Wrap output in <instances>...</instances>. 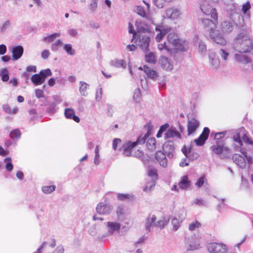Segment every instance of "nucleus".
Listing matches in <instances>:
<instances>
[{
    "mask_svg": "<svg viewBox=\"0 0 253 253\" xmlns=\"http://www.w3.org/2000/svg\"><path fill=\"white\" fill-rule=\"evenodd\" d=\"M233 50L239 53H247L253 49V40L249 29H242L231 43Z\"/></svg>",
    "mask_w": 253,
    "mask_h": 253,
    "instance_id": "nucleus-1",
    "label": "nucleus"
},
{
    "mask_svg": "<svg viewBox=\"0 0 253 253\" xmlns=\"http://www.w3.org/2000/svg\"><path fill=\"white\" fill-rule=\"evenodd\" d=\"M156 30L159 32L155 38L157 42H160L165 35L169 34L168 41L170 44L171 52L186 50V44L185 42L182 43L180 40L176 38V36L173 33H170V27L167 26H157Z\"/></svg>",
    "mask_w": 253,
    "mask_h": 253,
    "instance_id": "nucleus-2",
    "label": "nucleus"
},
{
    "mask_svg": "<svg viewBox=\"0 0 253 253\" xmlns=\"http://www.w3.org/2000/svg\"><path fill=\"white\" fill-rule=\"evenodd\" d=\"M238 151H240L242 155L235 154L232 156V160L239 168L241 169L245 168L246 166L247 161L249 165L252 164V157L247 155V153L244 148H240Z\"/></svg>",
    "mask_w": 253,
    "mask_h": 253,
    "instance_id": "nucleus-3",
    "label": "nucleus"
},
{
    "mask_svg": "<svg viewBox=\"0 0 253 253\" xmlns=\"http://www.w3.org/2000/svg\"><path fill=\"white\" fill-rule=\"evenodd\" d=\"M144 2L146 4L147 7L144 8L141 6H136L134 8V11L141 17L145 18L150 23L156 25L155 19L153 15L150 12V5Z\"/></svg>",
    "mask_w": 253,
    "mask_h": 253,
    "instance_id": "nucleus-4",
    "label": "nucleus"
},
{
    "mask_svg": "<svg viewBox=\"0 0 253 253\" xmlns=\"http://www.w3.org/2000/svg\"><path fill=\"white\" fill-rule=\"evenodd\" d=\"M200 9L206 15H210L215 21L218 19V14L215 8L212 7L207 0H203L200 4Z\"/></svg>",
    "mask_w": 253,
    "mask_h": 253,
    "instance_id": "nucleus-5",
    "label": "nucleus"
},
{
    "mask_svg": "<svg viewBox=\"0 0 253 253\" xmlns=\"http://www.w3.org/2000/svg\"><path fill=\"white\" fill-rule=\"evenodd\" d=\"M209 38L215 43L221 45H225L227 41L220 31L216 28L209 33Z\"/></svg>",
    "mask_w": 253,
    "mask_h": 253,
    "instance_id": "nucleus-6",
    "label": "nucleus"
},
{
    "mask_svg": "<svg viewBox=\"0 0 253 253\" xmlns=\"http://www.w3.org/2000/svg\"><path fill=\"white\" fill-rule=\"evenodd\" d=\"M181 15L180 9L176 7H170L165 11L163 17L171 20H176L180 18Z\"/></svg>",
    "mask_w": 253,
    "mask_h": 253,
    "instance_id": "nucleus-7",
    "label": "nucleus"
},
{
    "mask_svg": "<svg viewBox=\"0 0 253 253\" xmlns=\"http://www.w3.org/2000/svg\"><path fill=\"white\" fill-rule=\"evenodd\" d=\"M234 20L232 21H229L228 20H225L222 22L220 25V30L224 34H229L231 33L234 29V25H236L237 26L242 27V23L240 21L239 24Z\"/></svg>",
    "mask_w": 253,
    "mask_h": 253,
    "instance_id": "nucleus-8",
    "label": "nucleus"
},
{
    "mask_svg": "<svg viewBox=\"0 0 253 253\" xmlns=\"http://www.w3.org/2000/svg\"><path fill=\"white\" fill-rule=\"evenodd\" d=\"M207 248L211 253H226L228 251L226 245L222 243H211Z\"/></svg>",
    "mask_w": 253,
    "mask_h": 253,
    "instance_id": "nucleus-9",
    "label": "nucleus"
},
{
    "mask_svg": "<svg viewBox=\"0 0 253 253\" xmlns=\"http://www.w3.org/2000/svg\"><path fill=\"white\" fill-rule=\"evenodd\" d=\"M217 20L215 21L210 20L206 18H202L200 19V23L204 29L210 33L214 29L216 28Z\"/></svg>",
    "mask_w": 253,
    "mask_h": 253,
    "instance_id": "nucleus-10",
    "label": "nucleus"
},
{
    "mask_svg": "<svg viewBox=\"0 0 253 253\" xmlns=\"http://www.w3.org/2000/svg\"><path fill=\"white\" fill-rule=\"evenodd\" d=\"M113 210L112 205L107 204L105 202L99 203L96 207V212L99 214H109Z\"/></svg>",
    "mask_w": 253,
    "mask_h": 253,
    "instance_id": "nucleus-11",
    "label": "nucleus"
},
{
    "mask_svg": "<svg viewBox=\"0 0 253 253\" xmlns=\"http://www.w3.org/2000/svg\"><path fill=\"white\" fill-rule=\"evenodd\" d=\"M185 246L189 251H193L199 249L200 244L196 238L192 236L185 238Z\"/></svg>",
    "mask_w": 253,
    "mask_h": 253,
    "instance_id": "nucleus-12",
    "label": "nucleus"
},
{
    "mask_svg": "<svg viewBox=\"0 0 253 253\" xmlns=\"http://www.w3.org/2000/svg\"><path fill=\"white\" fill-rule=\"evenodd\" d=\"M164 137L165 139L169 138L181 139L182 138L180 132L174 127L169 128L165 133Z\"/></svg>",
    "mask_w": 253,
    "mask_h": 253,
    "instance_id": "nucleus-13",
    "label": "nucleus"
},
{
    "mask_svg": "<svg viewBox=\"0 0 253 253\" xmlns=\"http://www.w3.org/2000/svg\"><path fill=\"white\" fill-rule=\"evenodd\" d=\"M139 37L138 46L145 51H149V45L150 41V37L146 34L140 35Z\"/></svg>",
    "mask_w": 253,
    "mask_h": 253,
    "instance_id": "nucleus-14",
    "label": "nucleus"
},
{
    "mask_svg": "<svg viewBox=\"0 0 253 253\" xmlns=\"http://www.w3.org/2000/svg\"><path fill=\"white\" fill-rule=\"evenodd\" d=\"M159 63L161 67L166 71H170L173 68L172 61L168 57L161 56L159 59Z\"/></svg>",
    "mask_w": 253,
    "mask_h": 253,
    "instance_id": "nucleus-15",
    "label": "nucleus"
},
{
    "mask_svg": "<svg viewBox=\"0 0 253 253\" xmlns=\"http://www.w3.org/2000/svg\"><path fill=\"white\" fill-rule=\"evenodd\" d=\"M163 150L169 158L172 159L173 157V152L174 151L173 142L171 141L166 142L163 146Z\"/></svg>",
    "mask_w": 253,
    "mask_h": 253,
    "instance_id": "nucleus-16",
    "label": "nucleus"
},
{
    "mask_svg": "<svg viewBox=\"0 0 253 253\" xmlns=\"http://www.w3.org/2000/svg\"><path fill=\"white\" fill-rule=\"evenodd\" d=\"M227 10L230 11V18L232 20H236L238 19L239 21H241L242 23H243L244 19L242 16L239 14L237 12L236 7L235 4H231L228 6Z\"/></svg>",
    "mask_w": 253,
    "mask_h": 253,
    "instance_id": "nucleus-17",
    "label": "nucleus"
},
{
    "mask_svg": "<svg viewBox=\"0 0 253 253\" xmlns=\"http://www.w3.org/2000/svg\"><path fill=\"white\" fill-rule=\"evenodd\" d=\"M243 53L239 52L235 53L233 56L235 61L242 64H246L251 63V59L247 55Z\"/></svg>",
    "mask_w": 253,
    "mask_h": 253,
    "instance_id": "nucleus-18",
    "label": "nucleus"
},
{
    "mask_svg": "<svg viewBox=\"0 0 253 253\" xmlns=\"http://www.w3.org/2000/svg\"><path fill=\"white\" fill-rule=\"evenodd\" d=\"M200 125L199 121L195 118H192L187 123L188 135H190L198 128Z\"/></svg>",
    "mask_w": 253,
    "mask_h": 253,
    "instance_id": "nucleus-19",
    "label": "nucleus"
},
{
    "mask_svg": "<svg viewBox=\"0 0 253 253\" xmlns=\"http://www.w3.org/2000/svg\"><path fill=\"white\" fill-rule=\"evenodd\" d=\"M167 155L162 151H158L155 154V159L163 167L166 168L168 165Z\"/></svg>",
    "mask_w": 253,
    "mask_h": 253,
    "instance_id": "nucleus-20",
    "label": "nucleus"
},
{
    "mask_svg": "<svg viewBox=\"0 0 253 253\" xmlns=\"http://www.w3.org/2000/svg\"><path fill=\"white\" fill-rule=\"evenodd\" d=\"M210 133V129L208 127L204 128L203 132L200 136L195 139L194 141L198 146H202L205 142L206 140L208 139Z\"/></svg>",
    "mask_w": 253,
    "mask_h": 253,
    "instance_id": "nucleus-21",
    "label": "nucleus"
},
{
    "mask_svg": "<svg viewBox=\"0 0 253 253\" xmlns=\"http://www.w3.org/2000/svg\"><path fill=\"white\" fill-rule=\"evenodd\" d=\"M210 149L212 152L217 155H219L224 150H227V148L224 146L222 140H218L216 141V144L211 146Z\"/></svg>",
    "mask_w": 253,
    "mask_h": 253,
    "instance_id": "nucleus-22",
    "label": "nucleus"
},
{
    "mask_svg": "<svg viewBox=\"0 0 253 253\" xmlns=\"http://www.w3.org/2000/svg\"><path fill=\"white\" fill-rule=\"evenodd\" d=\"M139 69L144 70L148 77L152 80H156L159 77L158 73L156 71L151 70L147 65H144L143 68L140 67Z\"/></svg>",
    "mask_w": 253,
    "mask_h": 253,
    "instance_id": "nucleus-23",
    "label": "nucleus"
},
{
    "mask_svg": "<svg viewBox=\"0 0 253 253\" xmlns=\"http://www.w3.org/2000/svg\"><path fill=\"white\" fill-rule=\"evenodd\" d=\"M23 48L22 46L18 45L12 47L11 52L13 60H16L19 59L23 53Z\"/></svg>",
    "mask_w": 253,
    "mask_h": 253,
    "instance_id": "nucleus-24",
    "label": "nucleus"
},
{
    "mask_svg": "<svg viewBox=\"0 0 253 253\" xmlns=\"http://www.w3.org/2000/svg\"><path fill=\"white\" fill-rule=\"evenodd\" d=\"M210 63L213 69H217L220 64L219 60L216 57L215 52H211L209 54Z\"/></svg>",
    "mask_w": 253,
    "mask_h": 253,
    "instance_id": "nucleus-25",
    "label": "nucleus"
},
{
    "mask_svg": "<svg viewBox=\"0 0 253 253\" xmlns=\"http://www.w3.org/2000/svg\"><path fill=\"white\" fill-rule=\"evenodd\" d=\"M156 216L155 215H152L151 216L147 217L146 219L145 228L146 230L150 231L151 227L153 226L156 227Z\"/></svg>",
    "mask_w": 253,
    "mask_h": 253,
    "instance_id": "nucleus-26",
    "label": "nucleus"
},
{
    "mask_svg": "<svg viewBox=\"0 0 253 253\" xmlns=\"http://www.w3.org/2000/svg\"><path fill=\"white\" fill-rule=\"evenodd\" d=\"M64 114L66 118L67 119H73L77 123H79L80 121V118L75 115V111L73 109H65Z\"/></svg>",
    "mask_w": 253,
    "mask_h": 253,
    "instance_id": "nucleus-27",
    "label": "nucleus"
},
{
    "mask_svg": "<svg viewBox=\"0 0 253 253\" xmlns=\"http://www.w3.org/2000/svg\"><path fill=\"white\" fill-rule=\"evenodd\" d=\"M107 226L108 232L111 234H113L116 231L118 232L121 228V224L116 222H108Z\"/></svg>",
    "mask_w": 253,
    "mask_h": 253,
    "instance_id": "nucleus-28",
    "label": "nucleus"
},
{
    "mask_svg": "<svg viewBox=\"0 0 253 253\" xmlns=\"http://www.w3.org/2000/svg\"><path fill=\"white\" fill-rule=\"evenodd\" d=\"M31 80L35 85H41L44 82L43 79L39 74H35L32 75Z\"/></svg>",
    "mask_w": 253,
    "mask_h": 253,
    "instance_id": "nucleus-29",
    "label": "nucleus"
},
{
    "mask_svg": "<svg viewBox=\"0 0 253 253\" xmlns=\"http://www.w3.org/2000/svg\"><path fill=\"white\" fill-rule=\"evenodd\" d=\"M88 88V84L83 81L80 82L79 91L82 96H86L87 95V90Z\"/></svg>",
    "mask_w": 253,
    "mask_h": 253,
    "instance_id": "nucleus-30",
    "label": "nucleus"
},
{
    "mask_svg": "<svg viewBox=\"0 0 253 253\" xmlns=\"http://www.w3.org/2000/svg\"><path fill=\"white\" fill-rule=\"evenodd\" d=\"M195 42H198L199 43V52L202 54H205L206 53L207 51V46L205 44V43L199 40V37L198 36H196L194 39Z\"/></svg>",
    "mask_w": 253,
    "mask_h": 253,
    "instance_id": "nucleus-31",
    "label": "nucleus"
},
{
    "mask_svg": "<svg viewBox=\"0 0 253 253\" xmlns=\"http://www.w3.org/2000/svg\"><path fill=\"white\" fill-rule=\"evenodd\" d=\"M146 146L151 151L155 150L157 146L156 139L154 137L148 138L146 141Z\"/></svg>",
    "mask_w": 253,
    "mask_h": 253,
    "instance_id": "nucleus-32",
    "label": "nucleus"
},
{
    "mask_svg": "<svg viewBox=\"0 0 253 253\" xmlns=\"http://www.w3.org/2000/svg\"><path fill=\"white\" fill-rule=\"evenodd\" d=\"M110 64L117 68L122 67L123 68H126V63L123 59L119 60L115 59L111 61Z\"/></svg>",
    "mask_w": 253,
    "mask_h": 253,
    "instance_id": "nucleus-33",
    "label": "nucleus"
},
{
    "mask_svg": "<svg viewBox=\"0 0 253 253\" xmlns=\"http://www.w3.org/2000/svg\"><path fill=\"white\" fill-rule=\"evenodd\" d=\"M233 139L234 141L236 142L237 144L234 145L235 150L236 151H238L240 148H243L242 146L243 145L242 141L240 135L239 133H237L235 134L233 137Z\"/></svg>",
    "mask_w": 253,
    "mask_h": 253,
    "instance_id": "nucleus-34",
    "label": "nucleus"
},
{
    "mask_svg": "<svg viewBox=\"0 0 253 253\" xmlns=\"http://www.w3.org/2000/svg\"><path fill=\"white\" fill-rule=\"evenodd\" d=\"M218 54L225 62L227 61L230 57L229 52L226 49H219L218 51Z\"/></svg>",
    "mask_w": 253,
    "mask_h": 253,
    "instance_id": "nucleus-35",
    "label": "nucleus"
},
{
    "mask_svg": "<svg viewBox=\"0 0 253 253\" xmlns=\"http://www.w3.org/2000/svg\"><path fill=\"white\" fill-rule=\"evenodd\" d=\"M135 26L137 28L138 32L146 33L150 32V29L149 27L145 25H144L141 23L139 22L138 21L135 22Z\"/></svg>",
    "mask_w": 253,
    "mask_h": 253,
    "instance_id": "nucleus-36",
    "label": "nucleus"
},
{
    "mask_svg": "<svg viewBox=\"0 0 253 253\" xmlns=\"http://www.w3.org/2000/svg\"><path fill=\"white\" fill-rule=\"evenodd\" d=\"M158 49L161 51H164L165 53L166 52H171V48L170 47V44L168 41V43L166 42L164 44L159 43L158 45Z\"/></svg>",
    "mask_w": 253,
    "mask_h": 253,
    "instance_id": "nucleus-37",
    "label": "nucleus"
},
{
    "mask_svg": "<svg viewBox=\"0 0 253 253\" xmlns=\"http://www.w3.org/2000/svg\"><path fill=\"white\" fill-rule=\"evenodd\" d=\"M61 36L60 33H55L48 35L43 38V41L45 42L50 43L53 42L55 39Z\"/></svg>",
    "mask_w": 253,
    "mask_h": 253,
    "instance_id": "nucleus-38",
    "label": "nucleus"
},
{
    "mask_svg": "<svg viewBox=\"0 0 253 253\" xmlns=\"http://www.w3.org/2000/svg\"><path fill=\"white\" fill-rule=\"evenodd\" d=\"M171 222L172 225L173 230L176 231L181 226V224L182 221L179 220L177 217H172L171 218Z\"/></svg>",
    "mask_w": 253,
    "mask_h": 253,
    "instance_id": "nucleus-39",
    "label": "nucleus"
},
{
    "mask_svg": "<svg viewBox=\"0 0 253 253\" xmlns=\"http://www.w3.org/2000/svg\"><path fill=\"white\" fill-rule=\"evenodd\" d=\"M178 186L182 189H186L190 186V182L188 180L187 176L183 177L181 180L179 182Z\"/></svg>",
    "mask_w": 253,
    "mask_h": 253,
    "instance_id": "nucleus-40",
    "label": "nucleus"
},
{
    "mask_svg": "<svg viewBox=\"0 0 253 253\" xmlns=\"http://www.w3.org/2000/svg\"><path fill=\"white\" fill-rule=\"evenodd\" d=\"M63 45V42L61 40L58 39L55 42L51 44L50 48L53 52H56L58 50L59 48Z\"/></svg>",
    "mask_w": 253,
    "mask_h": 253,
    "instance_id": "nucleus-41",
    "label": "nucleus"
},
{
    "mask_svg": "<svg viewBox=\"0 0 253 253\" xmlns=\"http://www.w3.org/2000/svg\"><path fill=\"white\" fill-rule=\"evenodd\" d=\"M145 51L146 53L145 55V60L147 62L150 63L154 64L156 62V58L154 54L152 52Z\"/></svg>",
    "mask_w": 253,
    "mask_h": 253,
    "instance_id": "nucleus-42",
    "label": "nucleus"
},
{
    "mask_svg": "<svg viewBox=\"0 0 253 253\" xmlns=\"http://www.w3.org/2000/svg\"><path fill=\"white\" fill-rule=\"evenodd\" d=\"M63 49L68 55L73 56L76 54L75 50L73 48L72 45L71 44H64Z\"/></svg>",
    "mask_w": 253,
    "mask_h": 253,
    "instance_id": "nucleus-43",
    "label": "nucleus"
},
{
    "mask_svg": "<svg viewBox=\"0 0 253 253\" xmlns=\"http://www.w3.org/2000/svg\"><path fill=\"white\" fill-rule=\"evenodd\" d=\"M11 22L9 20H7L0 24V33H5L10 27Z\"/></svg>",
    "mask_w": 253,
    "mask_h": 253,
    "instance_id": "nucleus-44",
    "label": "nucleus"
},
{
    "mask_svg": "<svg viewBox=\"0 0 253 253\" xmlns=\"http://www.w3.org/2000/svg\"><path fill=\"white\" fill-rule=\"evenodd\" d=\"M155 186V180H150V182H147L143 191L146 192H150Z\"/></svg>",
    "mask_w": 253,
    "mask_h": 253,
    "instance_id": "nucleus-45",
    "label": "nucleus"
},
{
    "mask_svg": "<svg viewBox=\"0 0 253 253\" xmlns=\"http://www.w3.org/2000/svg\"><path fill=\"white\" fill-rule=\"evenodd\" d=\"M21 132L18 129H15L12 130L9 134L10 137L14 140L15 139H18L21 136Z\"/></svg>",
    "mask_w": 253,
    "mask_h": 253,
    "instance_id": "nucleus-46",
    "label": "nucleus"
},
{
    "mask_svg": "<svg viewBox=\"0 0 253 253\" xmlns=\"http://www.w3.org/2000/svg\"><path fill=\"white\" fill-rule=\"evenodd\" d=\"M148 175L151 178L150 180H155L157 178V172L156 169L154 168H149L148 171Z\"/></svg>",
    "mask_w": 253,
    "mask_h": 253,
    "instance_id": "nucleus-47",
    "label": "nucleus"
},
{
    "mask_svg": "<svg viewBox=\"0 0 253 253\" xmlns=\"http://www.w3.org/2000/svg\"><path fill=\"white\" fill-rule=\"evenodd\" d=\"M39 74L41 76L42 78L43 79L44 81H45L47 77L51 76L52 73L49 69H47L41 70Z\"/></svg>",
    "mask_w": 253,
    "mask_h": 253,
    "instance_id": "nucleus-48",
    "label": "nucleus"
},
{
    "mask_svg": "<svg viewBox=\"0 0 253 253\" xmlns=\"http://www.w3.org/2000/svg\"><path fill=\"white\" fill-rule=\"evenodd\" d=\"M136 145V142H127L123 144V148H125L129 151H134V148Z\"/></svg>",
    "mask_w": 253,
    "mask_h": 253,
    "instance_id": "nucleus-49",
    "label": "nucleus"
},
{
    "mask_svg": "<svg viewBox=\"0 0 253 253\" xmlns=\"http://www.w3.org/2000/svg\"><path fill=\"white\" fill-rule=\"evenodd\" d=\"M55 189V186H44L42 187V191L45 194H49L54 191Z\"/></svg>",
    "mask_w": 253,
    "mask_h": 253,
    "instance_id": "nucleus-50",
    "label": "nucleus"
},
{
    "mask_svg": "<svg viewBox=\"0 0 253 253\" xmlns=\"http://www.w3.org/2000/svg\"><path fill=\"white\" fill-rule=\"evenodd\" d=\"M100 156L99 153V147L98 146H96L95 148V157L94 160V163L96 165H99L100 163Z\"/></svg>",
    "mask_w": 253,
    "mask_h": 253,
    "instance_id": "nucleus-51",
    "label": "nucleus"
},
{
    "mask_svg": "<svg viewBox=\"0 0 253 253\" xmlns=\"http://www.w3.org/2000/svg\"><path fill=\"white\" fill-rule=\"evenodd\" d=\"M11 161V159L10 157H7L4 159V162L6 163L5 168L9 171H11L13 168Z\"/></svg>",
    "mask_w": 253,
    "mask_h": 253,
    "instance_id": "nucleus-52",
    "label": "nucleus"
},
{
    "mask_svg": "<svg viewBox=\"0 0 253 253\" xmlns=\"http://www.w3.org/2000/svg\"><path fill=\"white\" fill-rule=\"evenodd\" d=\"M179 220L183 221L186 217V213L184 209L179 210L177 213L176 216Z\"/></svg>",
    "mask_w": 253,
    "mask_h": 253,
    "instance_id": "nucleus-53",
    "label": "nucleus"
},
{
    "mask_svg": "<svg viewBox=\"0 0 253 253\" xmlns=\"http://www.w3.org/2000/svg\"><path fill=\"white\" fill-rule=\"evenodd\" d=\"M200 226L201 223L199 221H195L189 224L188 228L189 230L193 231L196 228L200 227Z\"/></svg>",
    "mask_w": 253,
    "mask_h": 253,
    "instance_id": "nucleus-54",
    "label": "nucleus"
},
{
    "mask_svg": "<svg viewBox=\"0 0 253 253\" xmlns=\"http://www.w3.org/2000/svg\"><path fill=\"white\" fill-rule=\"evenodd\" d=\"M1 80L3 82H7L9 80L8 71L6 69H3L1 72Z\"/></svg>",
    "mask_w": 253,
    "mask_h": 253,
    "instance_id": "nucleus-55",
    "label": "nucleus"
},
{
    "mask_svg": "<svg viewBox=\"0 0 253 253\" xmlns=\"http://www.w3.org/2000/svg\"><path fill=\"white\" fill-rule=\"evenodd\" d=\"M148 136V135L147 134L141 135L137 138L136 141L135 142L136 143V145L144 144L145 143L146 139H147Z\"/></svg>",
    "mask_w": 253,
    "mask_h": 253,
    "instance_id": "nucleus-56",
    "label": "nucleus"
},
{
    "mask_svg": "<svg viewBox=\"0 0 253 253\" xmlns=\"http://www.w3.org/2000/svg\"><path fill=\"white\" fill-rule=\"evenodd\" d=\"M67 33L72 37H77L78 35V30L75 28H69Z\"/></svg>",
    "mask_w": 253,
    "mask_h": 253,
    "instance_id": "nucleus-57",
    "label": "nucleus"
},
{
    "mask_svg": "<svg viewBox=\"0 0 253 253\" xmlns=\"http://www.w3.org/2000/svg\"><path fill=\"white\" fill-rule=\"evenodd\" d=\"M156 227H159L161 229L163 228L167 224V221L165 219H163L156 221Z\"/></svg>",
    "mask_w": 253,
    "mask_h": 253,
    "instance_id": "nucleus-58",
    "label": "nucleus"
},
{
    "mask_svg": "<svg viewBox=\"0 0 253 253\" xmlns=\"http://www.w3.org/2000/svg\"><path fill=\"white\" fill-rule=\"evenodd\" d=\"M154 4L158 8H163L166 3L165 0H153Z\"/></svg>",
    "mask_w": 253,
    "mask_h": 253,
    "instance_id": "nucleus-59",
    "label": "nucleus"
},
{
    "mask_svg": "<svg viewBox=\"0 0 253 253\" xmlns=\"http://www.w3.org/2000/svg\"><path fill=\"white\" fill-rule=\"evenodd\" d=\"M251 6L249 1L246 2L243 5L242 11L244 14H247V12L250 9Z\"/></svg>",
    "mask_w": 253,
    "mask_h": 253,
    "instance_id": "nucleus-60",
    "label": "nucleus"
},
{
    "mask_svg": "<svg viewBox=\"0 0 253 253\" xmlns=\"http://www.w3.org/2000/svg\"><path fill=\"white\" fill-rule=\"evenodd\" d=\"M141 96L140 90L138 88H136L134 91L133 98L136 101L138 102Z\"/></svg>",
    "mask_w": 253,
    "mask_h": 253,
    "instance_id": "nucleus-61",
    "label": "nucleus"
},
{
    "mask_svg": "<svg viewBox=\"0 0 253 253\" xmlns=\"http://www.w3.org/2000/svg\"><path fill=\"white\" fill-rule=\"evenodd\" d=\"M193 204H196L198 206H206L207 202L201 198H200V199L197 198L193 201Z\"/></svg>",
    "mask_w": 253,
    "mask_h": 253,
    "instance_id": "nucleus-62",
    "label": "nucleus"
},
{
    "mask_svg": "<svg viewBox=\"0 0 253 253\" xmlns=\"http://www.w3.org/2000/svg\"><path fill=\"white\" fill-rule=\"evenodd\" d=\"M205 179H206V178H205V176H201V177H200L197 180V182H196V183H195L196 185L198 188L201 187L205 183Z\"/></svg>",
    "mask_w": 253,
    "mask_h": 253,
    "instance_id": "nucleus-63",
    "label": "nucleus"
},
{
    "mask_svg": "<svg viewBox=\"0 0 253 253\" xmlns=\"http://www.w3.org/2000/svg\"><path fill=\"white\" fill-rule=\"evenodd\" d=\"M242 139L247 144L253 145V141L248 137L246 134H244L242 137Z\"/></svg>",
    "mask_w": 253,
    "mask_h": 253,
    "instance_id": "nucleus-64",
    "label": "nucleus"
}]
</instances>
